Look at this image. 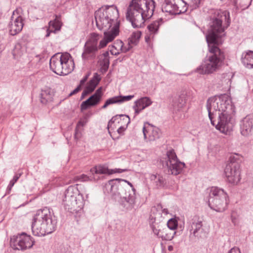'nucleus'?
Wrapping results in <instances>:
<instances>
[{
    "instance_id": "8fccbe9b",
    "label": "nucleus",
    "mask_w": 253,
    "mask_h": 253,
    "mask_svg": "<svg viewBox=\"0 0 253 253\" xmlns=\"http://www.w3.org/2000/svg\"><path fill=\"white\" fill-rule=\"evenodd\" d=\"M82 87L81 86V85H78L77 87L69 94V96H70L77 93L82 89Z\"/></svg>"
},
{
    "instance_id": "79ce46f5",
    "label": "nucleus",
    "mask_w": 253,
    "mask_h": 253,
    "mask_svg": "<svg viewBox=\"0 0 253 253\" xmlns=\"http://www.w3.org/2000/svg\"><path fill=\"white\" fill-rule=\"evenodd\" d=\"M118 97H119V103H121L127 101L131 100V99H132L134 97V95H126V96L120 95V96H118Z\"/></svg>"
},
{
    "instance_id": "f3484780",
    "label": "nucleus",
    "mask_w": 253,
    "mask_h": 253,
    "mask_svg": "<svg viewBox=\"0 0 253 253\" xmlns=\"http://www.w3.org/2000/svg\"><path fill=\"white\" fill-rule=\"evenodd\" d=\"M128 171L127 169H110L105 165H98L90 169V171L92 175L108 174H111L115 173H122Z\"/></svg>"
},
{
    "instance_id": "f8f14e48",
    "label": "nucleus",
    "mask_w": 253,
    "mask_h": 253,
    "mask_svg": "<svg viewBox=\"0 0 253 253\" xmlns=\"http://www.w3.org/2000/svg\"><path fill=\"white\" fill-rule=\"evenodd\" d=\"M33 238L25 233L14 236L10 240V246L15 250L24 251L31 248L34 245Z\"/></svg>"
},
{
    "instance_id": "393cba45",
    "label": "nucleus",
    "mask_w": 253,
    "mask_h": 253,
    "mask_svg": "<svg viewBox=\"0 0 253 253\" xmlns=\"http://www.w3.org/2000/svg\"><path fill=\"white\" fill-rule=\"evenodd\" d=\"M115 122L118 124L121 123L122 125L124 124L123 126L127 127L128 125L130 123V118L128 115H117L112 118L109 121L108 124V128L112 126V125Z\"/></svg>"
},
{
    "instance_id": "2f4dec72",
    "label": "nucleus",
    "mask_w": 253,
    "mask_h": 253,
    "mask_svg": "<svg viewBox=\"0 0 253 253\" xmlns=\"http://www.w3.org/2000/svg\"><path fill=\"white\" fill-rule=\"evenodd\" d=\"M151 179L155 181L156 186L158 188L164 187L167 183L165 178L159 174L152 175Z\"/></svg>"
},
{
    "instance_id": "ea45409f",
    "label": "nucleus",
    "mask_w": 253,
    "mask_h": 253,
    "mask_svg": "<svg viewBox=\"0 0 253 253\" xmlns=\"http://www.w3.org/2000/svg\"><path fill=\"white\" fill-rule=\"evenodd\" d=\"M187 9V7L186 6V3L184 2L183 5H179V8H176V11L175 12L174 14H180L182 13H185Z\"/></svg>"
},
{
    "instance_id": "9b49d317",
    "label": "nucleus",
    "mask_w": 253,
    "mask_h": 253,
    "mask_svg": "<svg viewBox=\"0 0 253 253\" xmlns=\"http://www.w3.org/2000/svg\"><path fill=\"white\" fill-rule=\"evenodd\" d=\"M98 36L99 35L96 33H92L90 39L85 42L82 54L83 60L85 61L95 58L98 50Z\"/></svg>"
},
{
    "instance_id": "338daca9",
    "label": "nucleus",
    "mask_w": 253,
    "mask_h": 253,
    "mask_svg": "<svg viewBox=\"0 0 253 253\" xmlns=\"http://www.w3.org/2000/svg\"><path fill=\"white\" fill-rule=\"evenodd\" d=\"M168 250L169 251H170V252H171V251H173V246H171V245H169V246H168Z\"/></svg>"
},
{
    "instance_id": "c756f323",
    "label": "nucleus",
    "mask_w": 253,
    "mask_h": 253,
    "mask_svg": "<svg viewBox=\"0 0 253 253\" xmlns=\"http://www.w3.org/2000/svg\"><path fill=\"white\" fill-rule=\"evenodd\" d=\"M135 107L139 106V107H141L142 109H144L151 105L152 103V101L148 97H142L135 101Z\"/></svg>"
},
{
    "instance_id": "aec40b11",
    "label": "nucleus",
    "mask_w": 253,
    "mask_h": 253,
    "mask_svg": "<svg viewBox=\"0 0 253 253\" xmlns=\"http://www.w3.org/2000/svg\"><path fill=\"white\" fill-rule=\"evenodd\" d=\"M62 61L61 55L57 53L52 56L49 61L50 69L57 75L60 76H61V73L63 72V70L62 66Z\"/></svg>"
},
{
    "instance_id": "7ed1b4c3",
    "label": "nucleus",
    "mask_w": 253,
    "mask_h": 253,
    "mask_svg": "<svg viewBox=\"0 0 253 253\" xmlns=\"http://www.w3.org/2000/svg\"><path fill=\"white\" fill-rule=\"evenodd\" d=\"M154 0H131L127 8L126 18L132 27H143L146 19L151 18L155 8Z\"/></svg>"
},
{
    "instance_id": "a878e982",
    "label": "nucleus",
    "mask_w": 253,
    "mask_h": 253,
    "mask_svg": "<svg viewBox=\"0 0 253 253\" xmlns=\"http://www.w3.org/2000/svg\"><path fill=\"white\" fill-rule=\"evenodd\" d=\"M241 60L246 67L253 69V51L249 50L243 52Z\"/></svg>"
},
{
    "instance_id": "13d9d810",
    "label": "nucleus",
    "mask_w": 253,
    "mask_h": 253,
    "mask_svg": "<svg viewBox=\"0 0 253 253\" xmlns=\"http://www.w3.org/2000/svg\"><path fill=\"white\" fill-rule=\"evenodd\" d=\"M84 89L89 93H92L95 89L87 85Z\"/></svg>"
},
{
    "instance_id": "4468645a",
    "label": "nucleus",
    "mask_w": 253,
    "mask_h": 253,
    "mask_svg": "<svg viewBox=\"0 0 253 253\" xmlns=\"http://www.w3.org/2000/svg\"><path fill=\"white\" fill-rule=\"evenodd\" d=\"M23 20L22 16L19 15L17 9L15 10L11 17V21L8 24L10 35L15 36L22 31L24 26Z\"/></svg>"
},
{
    "instance_id": "4d7b16f0",
    "label": "nucleus",
    "mask_w": 253,
    "mask_h": 253,
    "mask_svg": "<svg viewBox=\"0 0 253 253\" xmlns=\"http://www.w3.org/2000/svg\"><path fill=\"white\" fill-rule=\"evenodd\" d=\"M28 36L27 35H24L21 39V43L25 44L28 42Z\"/></svg>"
},
{
    "instance_id": "f03ea898",
    "label": "nucleus",
    "mask_w": 253,
    "mask_h": 253,
    "mask_svg": "<svg viewBox=\"0 0 253 253\" xmlns=\"http://www.w3.org/2000/svg\"><path fill=\"white\" fill-rule=\"evenodd\" d=\"M208 21L207 42L221 44L223 42L222 38L225 36V31L231 24L229 12L220 9L212 10L209 17Z\"/></svg>"
},
{
    "instance_id": "774afa93",
    "label": "nucleus",
    "mask_w": 253,
    "mask_h": 253,
    "mask_svg": "<svg viewBox=\"0 0 253 253\" xmlns=\"http://www.w3.org/2000/svg\"><path fill=\"white\" fill-rule=\"evenodd\" d=\"M78 130L76 129V132H75V135H74V138L75 139H78Z\"/></svg>"
},
{
    "instance_id": "cd10ccee",
    "label": "nucleus",
    "mask_w": 253,
    "mask_h": 253,
    "mask_svg": "<svg viewBox=\"0 0 253 253\" xmlns=\"http://www.w3.org/2000/svg\"><path fill=\"white\" fill-rule=\"evenodd\" d=\"M61 16L60 15H55V19L49 22L48 25L50 27H52L54 30L53 33H55L57 31L60 30L62 23L60 20Z\"/></svg>"
},
{
    "instance_id": "7c9ffc66",
    "label": "nucleus",
    "mask_w": 253,
    "mask_h": 253,
    "mask_svg": "<svg viewBox=\"0 0 253 253\" xmlns=\"http://www.w3.org/2000/svg\"><path fill=\"white\" fill-rule=\"evenodd\" d=\"M163 23L164 20L163 18H160L149 24L147 26V28L150 32L155 34L158 32L160 25Z\"/></svg>"
},
{
    "instance_id": "49530a36",
    "label": "nucleus",
    "mask_w": 253,
    "mask_h": 253,
    "mask_svg": "<svg viewBox=\"0 0 253 253\" xmlns=\"http://www.w3.org/2000/svg\"><path fill=\"white\" fill-rule=\"evenodd\" d=\"M106 101L108 103V105L113 104L119 103V97L118 96L110 98L108 99Z\"/></svg>"
},
{
    "instance_id": "2eb2a0df",
    "label": "nucleus",
    "mask_w": 253,
    "mask_h": 253,
    "mask_svg": "<svg viewBox=\"0 0 253 253\" xmlns=\"http://www.w3.org/2000/svg\"><path fill=\"white\" fill-rule=\"evenodd\" d=\"M103 87H99L87 99L83 101L81 105L82 111L86 110L88 108L98 105L101 100L103 96Z\"/></svg>"
},
{
    "instance_id": "052dcab7",
    "label": "nucleus",
    "mask_w": 253,
    "mask_h": 253,
    "mask_svg": "<svg viewBox=\"0 0 253 253\" xmlns=\"http://www.w3.org/2000/svg\"><path fill=\"white\" fill-rule=\"evenodd\" d=\"M143 133L144 135V137L145 138H146V134L148 132L147 129H146L145 124L144 125L143 127Z\"/></svg>"
},
{
    "instance_id": "37998d69",
    "label": "nucleus",
    "mask_w": 253,
    "mask_h": 253,
    "mask_svg": "<svg viewBox=\"0 0 253 253\" xmlns=\"http://www.w3.org/2000/svg\"><path fill=\"white\" fill-rule=\"evenodd\" d=\"M111 180L115 181L118 182V183L115 182H113L114 184H115V185L116 184L118 185L119 183H122V181H125V183H126V184H127L128 185V186L130 187V189H132L134 188V187H133L132 184L130 182L127 181L126 180H125V179H123L116 178V179H111Z\"/></svg>"
},
{
    "instance_id": "c9c22d12",
    "label": "nucleus",
    "mask_w": 253,
    "mask_h": 253,
    "mask_svg": "<svg viewBox=\"0 0 253 253\" xmlns=\"http://www.w3.org/2000/svg\"><path fill=\"white\" fill-rule=\"evenodd\" d=\"M100 81V75L97 73H95L93 78L87 83V85L95 89Z\"/></svg>"
},
{
    "instance_id": "473e14b6",
    "label": "nucleus",
    "mask_w": 253,
    "mask_h": 253,
    "mask_svg": "<svg viewBox=\"0 0 253 253\" xmlns=\"http://www.w3.org/2000/svg\"><path fill=\"white\" fill-rule=\"evenodd\" d=\"M24 52V49L22 47V44L20 42L15 44L12 53L14 59H18L20 57Z\"/></svg>"
},
{
    "instance_id": "4be33fe9",
    "label": "nucleus",
    "mask_w": 253,
    "mask_h": 253,
    "mask_svg": "<svg viewBox=\"0 0 253 253\" xmlns=\"http://www.w3.org/2000/svg\"><path fill=\"white\" fill-rule=\"evenodd\" d=\"M253 126V118L247 116L240 122V131L242 135L248 136L251 132Z\"/></svg>"
},
{
    "instance_id": "5fc2aeb1",
    "label": "nucleus",
    "mask_w": 253,
    "mask_h": 253,
    "mask_svg": "<svg viewBox=\"0 0 253 253\" xmlns=\"http://www.w3.org/2000/svg\"><path fill=\"white\" fill-rule=\"evenodd\" d=\"M228 253H241L240 249L236 247L232 248Z\"/></svg>"
},
{
    "instance_id": "a19ab883",
    "label": "nucleus",
    "mask_w": 253,
    "mask_h": 253,
    "mask_svg": "<svg viewBox=\"0 0 253 253\" xmlns=\"http://www.w3.org/2000/svg\"><path fill=\"white\" fill-rule=\"evenodd\" d=\"M75 180L76 181H87L90 180V178L87 175L84 174H82L80 175L76 176L74 178Z\"/></svg>"
},
{
    "instance_id": "c03bdc74",
    "label": "nucleus",
    "mask_w": 253,
    "mask_h": 253,
    "mask_svg": "<svg viewBox=\"0 0 253 253\" xmlns=\"http://www.w3.org/2000/svg\"><path fill=\"white\" fill-rule=\"evenodd\" d=\"M110 64L109 60L108 58H105L103 60V66L101 68V71L103 72H106L109 68Z\"/></svg>"
},
{
    "instance_id": "423d86ee",
    "label": "nucleus",
    "mask_w": 253,
    "mask_h": 253,
    "mask_svg": "<svg viewBox=\"0 0 253 253\" xmlns=\"http://www.w3.org/2000/svg\"><path fill=\"white\" fill-rule=\"evenodd\" d=\"M207 43L209 53L197 69V71L202 74H210L216 71L222 65L225 59L224 52L218 47L219 44Z\"/></svg>"
},
{
    "instance_id": "bf43d9fd",
    "label": "nucleus",
    "mask_w": 253,
    "mask_h": 253,
    "mask_svg": "<svg viewBox=\"0 0 253 253\" xmlns=\"http://www.w3.org/2000/svg\"><path fill=\"white\" fill-rule=\"evenodd\" d=\"M88 94H89V93L85 89H84V90L83 91V92L82 93L81 99L82 100V99H84V98L86 96H87Z\"/></svg>"
},
{
    "instance_id": "72a5a7b5",
    "label": "nucleus",
    "mask_w": 253,
    "mask_h": 253,
    "mask_svg": "<svg viewBox=\"0 0 253 253\" xmlns=\"http://www.w3.org/2000/svg\"><path fill=\"white\" fill-rule=\"evenodd\" d=\"M141 36V32L137 31L133 32L131 36L128 39V44L136 45Z\"/></svg>"
},
{
    "instance_id": "0eeeda50",
    "label": "nucleus",
    "mask_w": 253,
    "mask_h": 253,
    "mask_svg": "<svg viewBox=\"0 0 253 253\" xmlns=\"http://www.w3.org/2000/svg\"><path fill=\"white\" fill-rule=\"evenodd\" d=\"M119 17L118 9L114 5L102 6L94 13L96 26L100 30H109L117 22L120 24Z\"/></svg>"
},
{
    "instance_id": "412c9836",
    "label": "nucleus",
    "mask_w": 253,
    "mask_h": 253,
    "mask_svg": "<svg viewBox=\"0 0 253 253\" xmlns=\"http://www.w3.org/2000/svg\"><path fill=\"white\" fill-rule=\"evenodd\" d=\"M71 58V55L69 53H66L61 54V59L63 61L62 66H63V72L61 73V75H66L71 73L75 67V64L74 60Z\"/></svg>"
},
{
    "instance_id": "4c0bfd02",
    "label": "nucleus",
    "mask_w": 253,
    "mask_h": 253,
    "mask_svg": "<svg viewBox=\"0 0 253 253\" xmlns=\"http://www.w3.org/2000/svg\"><path fill=\"white\" fill-rule=\"evenodd\" d=\"M161 135L160 130L158 128L154 127L152 130L151 134L149 135L151 140H155L158 139Z\"/></svg>"
},
{
    "instance_id": "dca6fc26",
    "label": "nucleus",
    "mask_w": 253,
    "mask_h": 253,
    "mask_svg": "<svg viewBox=\"0 0 253 253\" xmlns=\"http://www.w3.org/2000/svg\"><path fill=\"white\" fill-rule=\"evenodd\" d=\"M119 29L120 23L119 22H117L115 24L114 26L112 27L110 31H108L109 30H106V29H103L104 31V38L100 41L98 49L104 47L107 45L108 43L112 42L115 37L119 35L120 32Z\"/></svg>"
},
{
    "instance_id": "a18cd8bd",
    "label": "nucleus",
    "mask_w": 253,
    "mask_h": 253,
    "mask_svg": "<svg viewBox=\"0 0 253 253\" xmlns=\"http://www.w3.org/2000/svg\"><path fill=\"white\" fill-rule=\"evenodd\" d=\"M202 1L203 0H192L190 6L192 7V9H196L200 6Z\"/></svg>"
},
{
    "instance_id": "20e7f679",
    "label": "nucleus",
    "mask_w": 253,
    "mask_h": 253,
    "mask_svg": "<svg viewBox=\"0 0 253 253\" xmlns=\"http://www.w3.org/2000/svg\"><path fill=\"white\" fill-rule=\"evenodd\" d=\"M115 181L109 180L103 185V191L105 194H111L113 197L118 195L120 197L118 200L120 206L123 211H131L134 208L135 204V189H130L125 183L122 181V183L118 185L113 182Z\"/></svg>"
},
{
    "instance_id": "ddd939ff",
    "label": "nucleus",
    "mask_w": 253,
    "mask_h": 253,
    "mask_svg": "<svg viewBox=\"0 0 253 253\" xmlns=\"http://www.w3.org/2000/svg\"><path fill=\"white\" fill-rule=\"evenodd\" d=\"M167 156L168 158L167 165L169 172L174 175L180 174L185 166L184 163L180 162L178 159L173 149L167 151Z\"/></svg>"
},
{
    "instance_id": "864d4df0",
    "label": "nucleus",
    "mask_w": 253,
    "mask_h": 253,
    "mask_svg": "<svg viewBox=\"0 0 253 253\" xmlns=\"http://www.w3.org/2000/svg\"><path fill=\"white\" fill-rule=\"evenodd\" d=\"M157 209L158 210H161L162 212L164 213H165L166 214H167L169 212H168V210L167 209H163V207H162V205L161 204H159L157 206Z\"/></svg>"
},
{
    "instance_id": "e433bc0d",
    "label": "nucleus",
    "mask_w": 253,
    "mask_h": 253,
    "mask_svg": "<svg viewBox=\"0 0 253 253\" xmlns=\"http://www.w3.org/2000/svg\"><path fill=\"white\" fill-rule=\"evenodd\" d=\"M178 227V221L176 218H171L167 222V227L169 229L175 231Z\"/></svg>"
},
{
    "instance_id": "e2e57ef3",
    "label": "nucleus",
    "mask_w": 253,
    "mask_h": 253,
    "mask_svg": "<svg viewBox=\"0 0 253 253\" xmlns=\"http://www.w3.org/2000/svg\"><path fill=\"white\" fill-rule=\"evenodd\" d=\"M85 124V122L83 121H79L78 123V126H84Z\"/></svg>"
},
{
    "instance_id": "39448f33",
    "label": "nucleus",
    "mask_w": 253,
    "mask_h": 253,
    "mask_svg": "<svg viewBox=\"0 0 253 253\" xmlns=\"http://www.w3.org/2000/svg\"><path fill=\"white\" fill-rule=\"evenodd\" d=\"M49 209L45 207L39 210L33 216L31 225L33 234L43 236L54 232L56 228L57 221Z\"/></svg>"
},
{
    "instance_id": "680f3d73",
    "label": "nucleus",
    "mask_w": 253,
    "mask_h": 253,
    "mask_svg": "<svg viewBox=\"0 0 253 253\" xmlns=\"http://www.w3.org/2000/svg\"><path fill=\"white\" fill-rule=\"evenodd\" d=\"M53 30H49V29H47L46 31V34L45 35V37L46 38L50 36V34L51 33L53 32Z\"/></svg>"
},
{
    "instance_id": "f257e3e1",
    "label": "nucleus",
    "mask_w": 253,
    "mask_h": 253,
    "mask_svg": "<svg viewBox=\"0 0 253 253\" xmlns=\"http://www.w3.org/2000/svg\"><path fill=\"white\" fill-rule=\"evenodd\" d=\"M206 107L211 124L216 129L226 134L232 130L235 108L226 94L209 98Z\"/></svg>"
},
{
    "instance_id": "a211bd4d",
    "label": "nucleus",
    "mask_w": 253,
    "mask_h": 253,
    "mask_svg": "<svg viewBox=\"0 0 253 253\" xmlns=\"http://www.w3.org/2000/svg\"><path fill=\"white\" fill-rule=\"evenodd\" d=\"M202 221L199 217L195 216L192 219L191 229L190 232L193 231V235L197 238H202L206 236V233L202 228Z\"/></svg>"
},
{
    "instance_id": "0e129e2a",
    "label": "nucleus",
    "mask_w": 253,
    "mask_h": 253,
    "mask_svg": "<svg viewBox=\"0 0 253 253\" xmlns=\"http://www.w3.org/2000/svg\"><path fill=\"white\" fill-rule=\"evenodd\" d=\"M110 52L112 55H118L120 54V52L119 51L115 52L113 51V50H111Z\"/></svg>"
},
{
    "instance_id": "6e6552de",
    "label": "nucleus",
    "mask_w": 253,
    "mask_h": 253,
    "mask_svg": "<svg viewBox=\"0 0 253 253\" xmlns=\"http://www.w3.org/2000/svg\"><path fill=\"white\" fill-rule=\"evenodd\" d=\"M63 205L71 213H78L82 211L84 205V199L77 187L70 186L65 190Z\"/></svg>"
},
{
    "instance_id": "6e6d98bb",
    "label": "nucleus",
    "mask_w": 253,
    "mask_h": 253,
    "mask_svg": "<svg viewBox=\"0 0 253 253\" xmlns=\"http://www.w3.org/2000/svg\"><path fill=\"white\" fill-rule=\"evenodd\" d=\"M127 128V127L126 126H124L123 125L120 126L118 130H117V131L118 132V133L121 134L123 133V132L124 131V130Z\"/></svg>"
},
{
    "instance_id": "c85d7f7f",
    "label": "nucleus",
    "mask_w": 253,
    "mask_h": 253,
    "mask_svg": "<svg viewBox=\"0 0 253 253\" xmlns=\"http://www.w3.org/2000/svg\"><path fill=\"white\" fill-rule=\"evenodd\" d=\"M162 231L159 238H162L163 240L170 241L173 238L176 234V231H173L166 226L164 227Z\"/></svg>"
},
{
    "instance_id": "1a4fd4ad",
    "label": "nucleus",
    "mask_w": 253,
    "mask_h": 253,
    "mask_svg": "<svg viewBox=\"0 0 253 253\" xmlns=\"http://www.w3.org/2000/svg\"><path fill=\"white\" fill-rule=\"evenodd\" d=\"M229 203V196L223 189L216 186L211 187L208 199V205L211 209L223 212L227 209Z\"/></svg>"
},
{
    "instance_id": "6ab92c4d",
    "label": "nucleus",
    "mask_w": 253,
    "mask_h": 253,
    "mask_svg": "<svg viewBox=\"0 0 253 253\" xmlns=\"http://www.w3.org/2000/svg\"><path fill=\"white\" fill-rule=\"evenodd\" d=\"M184 1L181 0H165L162 6L163 12L174 14L176 8H179V5H183Z\"/></svg>"
},
{
    "instance_id": "3c124183",
    "label": "nucleus",
    "mask_w": 253,
    "mask_h": 253,
    "mask_svg": "<svg viewBox=\"0 0 253 253\" xmlns=\"http://www.w3.org/2000/svg\"><path fill=\"white\" fill-rule=\"evenodd\" d=\"M134 110V114H135V116L137 115L138 114H139V113L142 111L143 110V109H141V107H139V106H137V107H135V102H134V105L133 106V107Z\"/></svg>"
},
{
    "instance_id": "de8ad7c7",
    "label": "nucleus",
    "mask_w": 253,
    "mask_h": 253,
    "mask_svg": "<svg viewBox=\"0 0 253 253\" xmlns=\"http://www.w3.org/2000/svg\"><path fill=\"white\" fill-rule=\"evenodd\" d=\"M23 172H18L15 174L14 175L13 178L10 181V183L12 184L13 185H14L15 183L18 181L19 178L21 177V176L22 175Z\"/></svg>"
},
{
    "instance_id": "9d476101",
    "label": "nucleus",
    "mask_w": 253,
    "mask_h": 253,
    "mask_svg": "<svg viewBox=\"0 0 253 253\" xmlns=\"http://www.w3.org/2000/svg\"><path fill=\"white\" fill-rule=\"evenodd\" d=\"M241 160L238 155L231 156L224 169L227 182L232 185H237L241 180Z\"/></svg>"
},
{
    "instance_id": "5701e85b",
    "label": "nucleus",
    "mask_w": 253,
    "mask_h": 253,
    "mask_svg": "<svg viewBox=\"0 0 253 253\" xmlns=\"http://www.w3.org/2000/svg\"><path fill=\"white\" fill-rule=\"evenodd\" d=\"M149 224L154 234L159 238L163 232L162 231L166 226L165 222L151 216Z\"/></svg>"
},
{
    "instance_id": "09e8293b",
    "label": "nucleus",
    "mask_w": 253,
    "mask_h": 253,
    "mask_svg": "<svg viewBox=\"0 0 253 253\" xmlns=\"http://www.w3.org/2000/svg\"><path fill=\"white\" fill-rule=\"evenodd\" d=\"M90 75V72H88L84 77V78L80 81L79 85H81L82 87L84 85L85 82L87 81V80L88 79V77H89Z\"/></svg>"
},
{
    "instance_id": "58836bf2",
    "label": "nucleus",
    "mask_w": 253,
    "mask_h": 253,
    "mask_svg": "<svg viewBox=\"0 0 253 253\" xmlns=\"http://www.w3.org/2000/svg\"><path fill=\"white\" fill-rule=\"evenodd\" d=\"M116 44L118 46V47L120 48L121 51L124 53L128 51L132 47L131 44H129L128 43L127 46H125L124 44L122 41H118Z\"/></svg>"
},
{
    "instance_id": "69168bd1",
    "label": "nucleus",
    "mask_w": 253,
    "mask_h": 253,
    "mask_svg": "<svg viewBox=\"0 0 253 253\" xmlns=\"http://www.w3.org/2000/svg\"><path fill=\"white\" fill-rule=\"evenodd\" d=\"M109 106L108 103L106 101H105L104 104L101 107V108L103 109H104L107 107V106Z\"/></svg>"
},
{
    "instance_id": "603ef678",
    "label": "nucleus",
    "mask_w": 253,
    "mask_h": 253,
    "mask_svg": "<svg viewBox=\"0 0 253 253\" xmlns=\"http://www.w3.org/2000/svg\"><path fill=\"white\" fill-rule=\"evenodd\" d=\"M13 186H14V185H13L12 184H11L9 182V183L8 185L7 186V187L6 189L5 195L10 194V193L11 192L12 188Z\"/></svg>"
},
{
    "instance_id": "b1692460",
    "label": "nucleus",
    "mask_w": 253,
    "mask_h": 253,
    "mask_svg": "<svg viewBox=\"0 0 253 253\" xmlns=\"http://www.w3.org/2000/svg\"><path fill=\"white\" fill-rule=\"evenodd\" d=\"M186 102V95L185 93H182L178 96H175L171 104L173 110L174 111H179L182 109Z\"/></svg>"
},
{
    "instance_id": "f704fd0d",
    "label": "nucleus",
    "mask_w": 253,
    "mask_h": 253,
    "mask_svg": "<svg viewBox=\"0 0 253 253\" xmlns=\"http://www.w3.org/2000/svg\"><path fill=\"white\" fill-rule=\"evenodd\" d=\"M100 81V75L97 73H95L93 78L87 83V85L95 89Z\"/></svg>"
},
{
    "instance_id": "bb28decb",
    "label": "nucleus",
    "mask_w": 253,
    "mask_h": 253,
    "mask_svg": "<svg viewBox=\"0 0 253 253\" xmlns=\"http://www.w3.org/2000/svg\"><path fill=\"white\" fill-rule=\"evenodd\" d=\"M54 94L50 88H45L42 89L40 95L41 102L43 104H46L47 102L53 100Z\"/></svg>"
}]
</instances>
